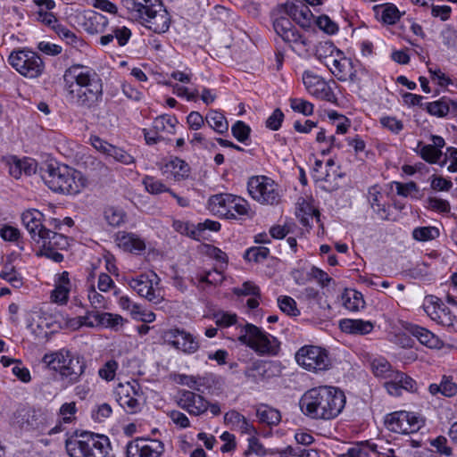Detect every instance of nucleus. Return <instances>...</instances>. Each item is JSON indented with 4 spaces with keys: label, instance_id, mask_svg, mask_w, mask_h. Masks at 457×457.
Here are the masks:
<instances>
[{
    "label": "nucleus",
    "instance_id": "11",
    "mask_svg": "<svg viewBox=\"0 0 457 457\" xmlns=\"http://www.w3.org/2000/svg\"><path fill=\"white\" fill-rule=\"evenodd\" d=\"M128 284L139 296L145 298L154 304H159L164 300L161 278L154 271L131 278L128 280Z\"/></svg>",
    "mask_w": 457,
    "mask_h": 457
},
{
    "label": "nucleus",
    "instance_id": "9",
    "mask_svg": "<svg viewBox=\"0 0 457 457\" xmlns=\"http://www.w3.org/2000/svg\"><path fill=\"white\" fill-rule=\"evenodd\" d=\"M295 359L301 368L313 373L326 371L332 365L328 352L319 345L302 346L295 353Z\"/></svg>",
    "mask_w": 457,
    "mask_h": 457
},
{
    "label": "nucleus",
    "instance_id": "38",
    "mask_svg": "<svg viewBox=\"0 0 457 457\" xmlns=\"http://www.w3.org/2000/svg\"><path fill=\"white\" fill-rule=\"evenodd\" d=\"M428 391L432 395L440 394L445 397H453L457 395V384L451 377L443 376L439 384L429 385Z\"/></svg>",
    "mask_w": 457,
    "mask_h": 457
},
{
    "label": "nucleus",
    "instance_id": "35",
    "mask_svg": "<svg viewBox=\"0 0 457 457\" xmlns=\"http://www.w3.org/2000/svg\"><path fill=\"white\" fill-rule=\"evenodd\" d=\"M160 0H121V4L127 12L137 21L144 18L150 9Z\"/></svg>",
    "mask_w": 457,
    "mask_h": 457
},
{
    "label": "nucleus",
    "instance_id": "41",
    "mask_svg": "<svg viewBox=\"0 0 457 457\" xmlns=\"http://www.w3.org/2000/svg\"><path fill=\"white\" fill-rule=\"evenodd\" d=\"M208 126L219 134L227 133L228 122L222 112L217 110H211L205 116Z\"/></svg>",
    "mask_w": 457,
    "mask_h": 457
},
{
    "label": "nucleus",
    "instance_id": "36",
    "mask_svg": "<svg viewBox=\"0 0 457 457\" xmlns=\"http://www.w3.org/2000/svg\"><path fill=\"white\" fill-rule=\"evenodd\" d=\"M53 30L65 41L68 45L72 47L83 52L87 48V43L80 37H79L75 33L70 30L67 27L62 25V23L57 21V23L53 28Z\"/></svg>",
    "mask_w": 457,
    "mask_h": 457
},
{
    "label": "nucleus",
    "instance_id": "32",
    "mask_svg": "<svg viewBox=\"0 0 457 457\" xmlns=\"http://www.w3.org/2000/svg\"><path fill=\"white\" fill-rule=\"evenodd\" d=\"M408 331L416 337L420 344L428 348L440 349L443 346V342L439 337L423 327L416 324H411L408 327Z\"/></svg>",
    "mask_w": 457,
    "mask_h": 457
},
{
    "label": "nucleus",
    "instance_id": "57",
    "mask_svg": "<svg viewBox=\"0 0 457 457\" xmlns=\"http://www.w3.org/2000/svg\"><path fill=\"white\" fill-rule=\"evenodd\" d=\"M257 416L262 422L268 425H277L281 419L279 411L269 406L260 407L257 410Z\"/></svg>",
    "mask_w": 457,
    "mask_h": 457
},
{
    "label": "nucleus",
    "instance_id": "54",
    "mask_svg": "<svg viewBox=\"0 0 457 457\" xmlns=\"http://www.w3.org/2000/svg\"><path fill=\"white\" fill-rule=\"evenodd\" d=\"M29 329L34 335L36 339L47 340L51 334L48 328V323L46 319L39 318L37 320L29 325Z\"/></svg>",
    "mask_w": 457,
    "mask_h": 457
},
{
    "label": "nucleus",
    "instance_id": "58",
    "mask_svg": "<svg viewBox=\"0 0 457 457\" xmlns=\"http://www.w3.org/2000/svg\"><path fill=\"white\" fill-rule=\"evenodd\" d=\"M316 26L328 35H335L339 30L338 24L328 15L321 14L315 19Z\"/></svg>",
    "mask_w": 457,
    "mask_h": 457
},
{
    "label": "nucleus",
    "instance_id": "43",
    "mask_svg": "<svg viewBox=\"0 0 457 457\" xmlns=\"http://www.w3.org/2000/svg\"><path fill=\"white\" fill-rule=\"evenodd\" d=\"M104 218L109 226L115 228L125 224L127 214L122 208L111 205L104 208Z\"/></svg>",
    "mask_w": 457,
    "mask_h": 457
},
{
    "label": "nucleus",
    "instance_id": "64",
    "mask_svg": "<svg viewBox=\"0 0 457 457\" xmlns=\"http://www.w3.org/2000/svg\"><path fill=\"white\" fill-rule=\"evenodd\" d=\"M76 412L77 407L75 402L63 403L59 410L61 422L64 424L71 423L75 420Z\"/></svg>",
    "mask_w": 457,
    "mask_h": 457
},
{
    "label": "nucleus",
    "instance_id": "33",
    "mask_svg": "<svg viewBox=\"0 0 457 457\" xmlns=\"http://www.w3.org/2000/svg\"><path fill=\"white\" fill-rule=\"evenodd\" d=\"M369 449L374 453H377L383 457H411L410 450L404 447L394 445L390 446V443H384L379 441L378 443H367Z\"/></svg>",
    "mask_w": 457,
    "mask_h": 457
},
{
    "label": "nucleus",
    "instance_id": "16",
    "mask_svg": "<svg viewBox=\"0 0 457 457\" xmlns=\"http://www.w3.org/2000/svg\"><path fill=\"white\" fill-rule=\"evenodd\" d=\"M388 430L399 434L415 433L424 426L423 419L414 412L405 411L388 414L385 420Z\"/></svg>",
    "mask_w": 457,
    "mask_h": 457
},
{
    "label": "nucleus",
    "instance_id": "10",
    "mask_svg": "<svg viewBox=\"0 0 457 457\" xmlns=\"http://www.w3.org/2000/svg\"><path fill=\"white\" fill-rule=\"evenodd\" d=\"M8 62L17 72L28 79L38 78L45 69L40 56L27 48L12 51L8 57Z\"/></svg>",
    "mask_w": 457,
    "mask_h": 457
},
{
    "label": "nucleus",
    "instance_id": "39",
    "mask_svg": "<svg viewBox=\"0 0 457 457\" xmlns=\"http://www.w3.org/2000/svg\"><path fill=\"white\" fill-rule=\"evenodd\" d=\"M295 213L299 221L304 227H311L312 220L318 216L316 208L304 199L298 201Z\"/></svg>",
    "mask_w": 457,
    "mask_h": 457
},
{
    "label": "nucleus",
    "instance_id": "50",
    "mask_svg": "<svg viewBox=\"0 0 457 457\" xmlns=\"http://www.w3.org/2000/svg\"><path fill=\"white\" fill-rule=\"evenodd\" d=\"M416 151L423 160L430 163H436L442 155L440 149L431 145H423L421 142L418 143Z\"/></svg>",
    "mask_w": 457,
    "mask_h": 457
},
{
    "label": "nucleus",
    "instance_id": "31",
    "mask_svg": "<svg viewBox=\"0 0 457 457\" xmlns=\"http://www.w3.org/2000/svg\"><path fill=\"white\" fill-rule=\"evenodd\" d=\"M372 10L376 20L386 25L395 24L402 16L397 6L391 3L376 4Z\"/></svg>",
    "mask_w": 457,
    "mask_h": 457
},
{
    "label": "nucleus",
    "instance_id": "12",
    "mask_svg": "<svg viewBox=\"0 0 457 457\" xmlns=\"http://www.w3.org/2000/svg\"><path fill=\"white\" fill-rule=\"evenodd\" d=\"M114 395L119 405L129 414L139 412L145 398L141 385L137 380L120 383L114 389Z\"/></svg>",
    "mask_w": 457,
    "mask_h": 457
},
{
    "label": "nucleus",
    "instance_id": "53",
    "mask_svg": "<svg viewBox=\"0 0 457 457\" xmlns=\"http://www.w3.org/2000/svg\"><path fill=\"white\" fill-rule=\"evenodd\" d=\"M439 234V229L434 226L417 227L412 230V237L420 242L436 239Z\"/></svg>",
    "mask_w": 457,
    "mask_h": 457
},
{
    "label": "nucleus",
    "instance_id": "30",
    "mask_svg": "<svg viewBox=\"0 0 457 457\" xmlns=\"http://www.w3.org/2000/svg\"><path fill=\"white\" fill-rule=\"evenodd\" d=\"M374 327V322L361 319H343L339 321V328L344 333L355 336L369 335Z\"/></svg>",
    "mask_w": 457,
    "mask_h": 457
},
{
    "label": "nucleus",
    "instance_id": "26",
    "mask_svg": "<svg viewBox=\"0 0 457 457\" xmlns=\"http://www.w3.org/2000/svg\"><path fill=\"white\" fill-rule=\"evenodd\" d=\"M354 65L353 61L346 57L345 53L340 50L328 69L338 80L346 82L353 75Z\"/></svg>",
    "mask_w": 457,
    "mask_h": 457
},
{
    "label": "nucleus",
    "instance_id": "24",
    "mask_svg": "<svg viewBox=\"0 0 457 457\" xmlns=\"http://www.w3.org/2000/svg\"><path fill=\"white\" fill-rule=\"evenodd\" d=\"M72 288V283L70 279L68 271L57 273L54 278V289L51 292V302L59 305H63L68 303L70 293Z\"/></svg>",
    "mask_w": 457,
    "mask_h": 457
},
{
    "label": "nucleus",
    "instance_id": "45",
    "mask_svg": "<svg viewBox=\"0 0 457 457\" xmlns=\"http://www.w3.org/2000/svg\"><path fill=\"white\" fill-rule=\"evenodd\" d=\"M370 367L374 375L381 378H389L397 372L392 369L391 364L384 357L373 359Z\"/></svg>",
    "mask_w": 457,
    "mask_h": 457
},
{
    "label": "nucleus",
    "instance_id": "3",
    "mask_svg": "<svg viewBox=\"0 0 457 457\" xmlns=\"http://www.w3.org/2000/svg\"><path fill=\"white\" fill-rule=\"evenodd\" d=\"M46 185L54 192L77 195L87 186L84 174L68 165H49L43 175Z\"/></svg>",
    "mask_w": 457,
    "mask_h": 457
},
{
    "label": "nucleus",
    "instance_id": "15",
    "mask_svg": "<svg viewBox=\"0 0 457 457\" xmlns=\"http://www.w3.org/2000/svg\"><path fill=\"white\" fill-rule=\"evenodd\" d=\"M312 177L319 187L331 192L339 187V181L343 179V173L340 167L330 158L325 163L316 161Z\"/></svg>",
    "mask_w": 457,
    "mask_h": 457
},
{
    "label": "nucleus",
    "instance_id": "14",
    "mask_svg": "<svg viewBox=\"0 0 457 457\" xmlns=\"http://www.w3.org/2000/svg\"><path fill=\"white\" fill-rule=\"evenodd\" d=\"M422 308L426 314L436 323L446 328L449 331L457 332V316L435 295L424 298Z\"/></svg>",
    "mask_w": 457,
    "mask_h": 457
},
{
    "label": "nucleus",
    "instance_id": "6",
    "mask_svg": "<svg viewBox=\"0 0 457 457\" xmlns=\"http://www.w3.org/2000/svg\"><path fill=\"white\" fill-rule=\"evenodd\" d=\"M70 457H112L109 438L104 435L85 433L67 442Z\"/></svg>",
    "mask_w": 457,
    "mask_h": 457
},
{
    "label": "nucleus",
    "instance_id": "59",
    "mask_svg": "<svg viewBox=\"0 0 457 457\" xmlns=\"http://www.w3.org/2000/svg\"><path fill=\"white\" fill-rule=\"evenodd\" d=\"M172 228L175 231L181 235H185L198 240V232L196 231V227L188 221L174 220L172 222Z\"/></svg>",
    "mask_w": 457,
    "mask_h": 457
},
{
    "label": "nucleus",
    "instance_id": "28",
    "mask_svg": "<svg viewBox=\"0 0 457 457\" xmlns=\"http://www.w3.org/2000/svg\"><path fill=\"white\" fill-rule=\"evenodd\" d=\"M215 382L212 374L204 375H179V383L191 388L194 391L204 393L209 390Z\"/></svg>",
    "mask_w": 457,
    "mask_h": 457
},
{
    "label": "nucleus",
    "instance_id": "44",
    "mask_svg": "<svg viewBox=\"0 0 457 457\" xmlns=\"http://www.w3.org/2000/svg\"><path fill=\"white\" fill-rule=\"evenodd\" d=\"M125 323L126 320L120 314L99 312V328L118 331Z\"/></svg>",
    "mask_w": 457,
    "mask_h": 457
},
{
    "label": "nucleus",
    "instance_id": "29",
    "mask_svg": "<svg viewBox=\"0 0 457 457\" xmlns=\"http://www.w3.org/2000/svg\"><path fill=\"white\" fill-rule=\"evenodd\" d=\"M132 32L129 28L121 24H113L110 27V32L99 38V44L103 46H108L116 40L119 46H126L131 38Z\"/></svg>",
    "mask_w": 457,
    "mask_h": 457
},
{
    "label": "nucleus",
    "instance_id": "63",
    "mask_svg": "<svg viewBox=\"0 0 457 457\" xmlns=\"http://www.w3.org/2000/svg\"><path fill=\"white\" fill-rule=\"evenodd\" d=\"M290 107L293 111L302 113L304 116H310L313 113V104L303 98H292L290 99Z\"/></svg>",
    "mask_w": 457,
    "mask_h": 457
},
{
    "label": "nucleus",
    "instance_id": "55",
    "mask_svg": "<svg viewBox=\"0 0 457 457\" xmlns=\"http://www.w3.org/2000/svg\"><path fill=\"white\" fill-rule=\"evenodd\" d=\"M195 279L197 280L198 286H203V284L217 286L223 281L224 276L221 271L214 269L198 274Z\"/></svg>",
    "mask_w": 457,
    "mask_h": 457
},
{
    "label": "nucleus",
    "instance_id": "18",
    "mask_svg": "<svg viewBox=\"0 0 457 457\" xmlns=\"http://www.w3.org/2000/svg\"><path fill=\"white\" fill-rule=\"evenodd\" d=\"M21 223L29 232L30 238L37 245L46 244V238L55 232L43 225L44 214L37 209H28L21 213Z\"/></svg>",
    "mask_w": 457,
    "mask_h": 457
},
{
    "label": "nucleus",
    "instance_id": "25",
    "mask_svg": "<svg viewBox=\"0 0 457 457\" xmlns=\"http://www.w3.org/2000/svg\"><path fill=\"white\" fill-rule=\"evenodd\" d=\"M39 251L38 255L46 256L55 262H61L63 260L62 253L55 251L56 248H65L68 245L67 238L62 234L54 233L46 238V244H37Z\"/></svg>",
    "mask_w": 457,
    "mask_h": 457
},
{
    "label": "nucleus",
    "instance_id": "1",
    "mask_svg": "<svg viewBox=\"0 0 457 457\" xmlns=\"http://www.w3.org/2000/svg\"><path fill=\"white\" fill-rule=\"evenodd\" d=\"M68 99L78 106L91 108L103 96L102 79L90 67L75 63L63 73Z\"/></svg>",
    "mask_w": 457,
    "mask_h": 457
},
{
    "label": "nucleus",
    "instance_id": "34",
    "mask_svg": "<svg viewBox=\"0 0 457 457\" xmlns=\"http://www.w3.org/2000/svg\"><path fill=\"white\" fill-rule=\"evenodd\" d=\"M286 13L303 28H310L313 21V14L308 6L287 4L285 6Z\"/></svg>",
    "mask_w": 457,
    "mask_h": 457
},
{
    "label": "nucleus",
    "instance_id": "17",
    "mask_svg": "<svg viewBox=\"0 0 457 457\" xmlns=\"http://www.w3.org/2000/svg\"><path fill=\"white\" fill-rule=\"evenodd\" d=\"M165 345L185 354L195 353L200 347L197 339L189 332L179 328H172L162 333Z\"/></svg>",
    "mask_w": 457,
    "mask_h": 457
},
{
    "label": "nucleus",
    "instance_id": "37",
    "mask_svg": "<svg viewBox=\"0 0 457 457\" xmlns=\"http://www.w3.org/2000/svg\"><path fill=\"white\" fill-rule=\"evenodd\" d=\"M339 51L340 50L332 42L322 41L315 46L314 55L320 62L328 67Z\"/></svg>",
    "mask_w": 457,
    "mask_h": 457
},
{
    "label": "nucleus",
    "instance_id": "20",
    "mask_svg": "<svg viewBox=\"0 0 457 457\" xmlns=\"http://www.w3.org/2000/svg\"><path fill=\"white\" fill-rule=\"evenodd\" d=\"M146 29L154 33L166 32L170 25V16L161 1L138 21Z\"/></svg>",
    "mask_w": 457,
    "mask_h": 457
},
{
    "label": "nucleus",
    "instance_id": "4",
    "mask_svg": "<svg viewBox=\"0 0 457 457\" xmlns=\"http://www.w3.org/2000/svg\"><path fill=\"white\" fill-rule=\"evenodd\" d=\"M42 362L59 374L61 379L68 385L77 383L85 373L86 361L82 356L74 355L67 349L46 353Z\"/></svg>",
    "mask_w": 457,
    "mask_h": 457
},
{
    "label": "nucleus",
    "instance_id": "21",
    "mask_svg": "<svg viewBox=\"0 0 457 457\" xmlns=\"http://www.w3.org/2000/svg\"><path fill=\"white\" fill-rule=\"evenodd\" d=\"M176 403L179 407L192 416L204 414L210 406V402L201 394L186 389L179 392Z\"/></svg>",
    "mask_w": 457,
    "mask_h": 457
},
{
    "label": "nucleus",
    "instance_id": "23",
    "mask_svg": "<svg viewBox=\"0 0 457 457\" xmlns=\"http://www.w3.org/2000/svg\"><path fill=\"white\" fill-rule=\"evenodd\" d=\"M114 243L122 252L136 255L142 254L146 249L145 239L132 232H117L114 236Z\"/></svg>",
    "mask_w": 457,
    "mask_h": 457
},
{
    "label": "nucleus",
    "instance_id": "60",
    "mask_svg": "<svg viewBox=\"0 0 457 457\" xmlns=\"http://www.w3.org/2000/svg\"><path fill=\"white\" fill-rule=\"evenodd\" d=\"M0 278L6 280L13 287L20 288L23 284L22 277L13 267L5 266L0 272Z\"/></svg>",
    "mask_w": 457,
    "mask_h": 457
},
{
    "label": "nucleus",
    "instance_id": "52",
    "mask_svg": "<svg viewBox=\"0 0 457 457\" xmlns=\"http://www.w3.org/2000/svg\"><path fill=\"white\" fill-rule=\"evenodd\" d=\"M448 98L442 97L436 101L427 103L425 109L427 112L433 116L442 118L449 113Z\"/></svg>",
    "mask_w": 457,
    "mask_h": 457
},
{
    "label": "nucleus",
    "instance_id": "7",
    "mask_svg": "<svg viewBox=\"0 0 457 457\" xmlns=\"http://www.w3.org/2000/svg\"><path fill=\"white\" fill-rule=\"evenodd\" d=\"M209 211L216 216L228 220L248 215L250 205L241 196L232 194H217L208 200Z\"/></svg>",
    "mask_w": 457,
    "mask_h": 457
},
{
    "label": "nucleus",
    "instance_id": "27",
    "mask_svg": "<svg viewBox=\"0 0 457 457\" xmlns=\"http://www.w3.org/2000/svg\"><path fill=\"white\" fill-rule=\"evenodd\" d=\"M385 383L387 393L393 396H399L403 390L413 392L417 388L414 379L402 372H396Z\"/></svg>",
    "mask_w": 457,
    "mask_h": 457
},
{
    "label": "nucleus",
    "instance_id": "22",
    "mask_svg": "<svg viewBox=\"0 0 457 457\" xmlns=\"http://www.w3.org/2000/svg\"><path fill=\"white\" fill-rule=\"evenodd\" d=\"M303 82L308 93L312 96L328 102H334L336 100L335 94L328 83L313 72L304 71Z\"/></svg>",
    "mask_w": 457,
    "mask_h": 457
},
{
    "label": "nucleus",
    "instance_id": "48",
    "mask_svg": "<svg viewBox=\"0 0 457 457\" xmlns=\"http://www.w3.org/2000/svg\"><path fill=\"white\" fill-rule=\"evenodd\" d=\"M166 169L167 171H170L178 180L188 177L190 170L188 164L179 158L170 160L166 164Z\"/></svg>",
    "mask_w": 457,
    "mask_h": 457
},
{
    "label": "nucleus",
    "instance_id": "56",
    "mask_svg": "<svg viewBox=\"0 0 457 457\" xmlns=\"http://www.w3.org/2000/svg\"><path fill=\"white\" fill-rule=\"evenodd\" d=\"M143 185L145 190L152 195H158L164 192H170V189L161 179L152 176H145L143 179Z\"/></svg>",
    "mask_w": 457,
    "mask_h": 457
},
{
    "label": "nucleus",
    "instance_id": "42",
    "mask_svg": "<svg viewBox=\"0 0 457 457\" xmlns=\"http://www.w3.org/2000/svg\"><path fill=\"white\" fill-rule=\"evenodd\" d=\"M178 123V119L175 116L164 114L158 116L154 120L153 129L159 134H174Z\"/></svg>",
    "mask_w": 457,
    "mask_h": 457
},
{
    "label": "nucleus",
    "instance_id": "8",
    "mask_svg": "<svg viewBox=\"0 0 457 457\" xmlns=\"http://www.w3.org/2000/svg\"><path fill=\"white\" fill-rule=\"evenodd\" d=\"M273 28L277 35L287 43L299 56L306 58L311 55L312 42L298 32L288 17L276 18L273 21Z\"/></svg>",
    "mask_w": 457,
    "mask_h": 457
},
{
    "label": "nucleus",
    "instance_id": "13",
    "mask_svg": "<svg viewBox=\"0 0 457 457\" xmlns=\"http://www.w3.org/2000/svg\"><path fill=\"white\" fill-rule=\"evenodd\" d=\"M249 195L262 204H276L280 200L278 185L266 176L252 177L247 183Z\"/></svg>",
    "mask_w": 457,
    "mask_h": 457
},
{
    "label": "nucleus",
    "instance_id": "61",
    "mask_svg": "<svg viewBox=\"0 0 457 457\" xmlns=\"http://www.w3.org/2000/svg\"><path fill=\"white\" fill-rule=\"evenodd\" d=\"M379 122L384 129L394 134H399L404 128L403 122L395 116H382Z\"/></svg>",
    "mask_w": 457,
    "mask_h": 457
},
{
    "label": "nucleus",
    "instance_id": "62",
    "mask_svg": "<svg viewBox=\"0 0 457 457\" xmlns=\"http://www.w3.org/2000/svg\"><path fill=\"white\" fill-rule=\"evenodd\" d=\"M231 133L237 141L245 143L249 138L251 128L244 121L237 120L232 125Z\"/></svg>",
    "mask_w": 457,
    "mask_h": 457
},
{
    "label": "nucleus",
    "instance_id": "40",
    "mask_svg": "<svg viewBox=\"0 0 457 457\" xmlns=\"http://www.w3.org/2000/svg\"><path fill=\"white\" fill-rule=\"evenodd\" d=\"M95 277L96 275L94 273H90L87 278V300L91 307L95 310L106 309L108 305V301L103 295H101L96 290L94 284Z\"/></svg>",
    "mask_w": 457,
    "mask_h": 457
},
{
    "label": "nucleus",
    "instance_id": "5",
    "mask_svg": "<svg viewBox=\"0 0 457 457\" xmlns=\"http://www.w3.org/2000/svg\"><path fill=\"white\" fill-rule=\"evenodd\" d=\"M233 337V340L249 347L261 356H276L280 350V342L277 337L248 322L238 325Z\"/></svg>",
    "mask_w": 457,
    "mask_h": 457
},
{
    "label": "nucleus",
    "instance_id": "49",
    "mask_svg": "<svg viewBox=\"0 0 457 457\" xmlns=\"http://www.w3.org/2000/svg\"><path fill=\"white\" fill-rule=\"evenodd\" d=\"M369 201L371 204L372 209L380 214V216L383 218L386 213V204L383 202V195L379 190V187L378 186H373L369 189Z\"/></svg>",
    "mask_w": 457,
    "mask_h": 457
},
{
    "label": "nucleus",
    "instance_id": "47",
    "mask_svg": "<svg viewBox=\"0 0 457 457\" xmlns=\"http://www.w3.org/2000/svg\"><path fill=\"white\" fill-rule=\"evenodd\" d=\"M212 320L216 323L218 327L220 328H228L235 327V330L237 331V327L238 325H244L245 322H238L237 316L236 313L225 312V311H217L212 314Z\"/></svg>",
    "mask_w": 457,
    "mask_h": 457
},
{
    "label": "nucleus",
    "instance_id": "46",
    "mask_svg": "<svg viewBox=\"0 0 457 457\" xmlns=\"http://www.w3.org/2000/svg\"><path fill=\"white\" fill-rule=\"evenodd\" d=\"M341 299L343 305L352 312L358 311L364 304L361 294L353 289H346Z\"/></svg>",
    "mask_w": 457,
    "mask_h": 457
},
{
    "label": "nucleus",
    "instance_id": "19",
    "mask_svg": "<svg viewBox=\"0 0 457 457\" xmlns=\"http://www.w3.org/2000/svg\"><path fill=\"white\" fill-rule=\"evenodd\" d=\"M164 444L158 439L137 437L127 445V457H161Z\"/></svg>",
    "mask_w": 457,
    "mask_h": 457
},
{
    "label": "nucleus",
    "instance_id": "2",
    "mask_svg": "<svg viewBox=\"0 0 457 457\" xmlns=\"http://www.w3.org/2000/svg\"><path fill=\"white\" fill-rule=\"evenodd\" d=\"M345 403V395L339 387L319 386L307 390L299 405L302 412L310 419L327 421L338 417Z\"/></svg>",
    "mask_w": 457,
    "mask_h": 457
},
{
    "label": "nucleus",
    "instance_id": "51",
    "mask_svg": "<svg viewBox=\"0 0 457 457\" xmlns=\"http://www.w3.org/2000/svg\"><path fill=\"white\" fill-rule=\"evenodd\" d=\"M346 82L357 85L360 88L366 87L372 82L370 73L362 67L354 65L353 75Z\"/></svg>",
    "mask_w": 457,
    "mask_h": 457
}]
</instances>
